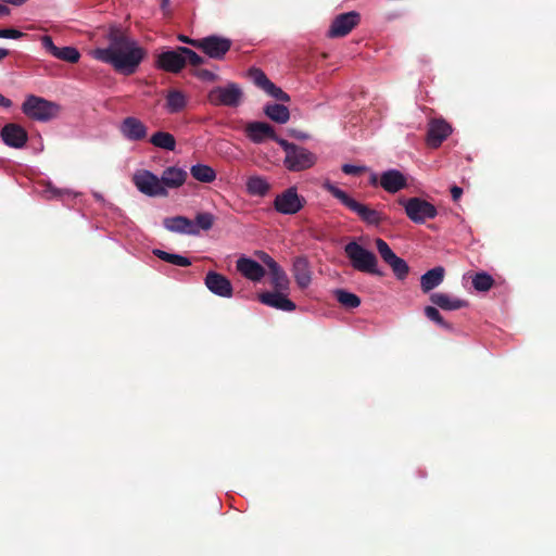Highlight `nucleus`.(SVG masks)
Masks as SVG:
<instances>
[{
	"mask_svg": "<svg viewBox=\"0 0 556 556\" xmlns=\"http://www.w3.org/2000/svg\"><path fill=\"white\" fill-rule=\"evenodd\" d=\"M105 38V48H97L90 55L98 61L110 64L117 73L132 75L147 55L146 49L132 39L119 26H110Z\"/></svg>",
	"mask_w": 556,
	"mask_h": 556,
	"instance_id": "obj_1",
	"label": "nucleus"
},
{
	"mask_svg": "<svg viewBox=\"0 0 556 556\" xmlns=\"http://www.w3.org/2000/svg\"><path fill=\"white\" fill-rule=\"evenodd\" d=\"M323 189L329 192L343 206H345L352 213L356 214L363 223L369 226H379L387 219L386 215H383L381 212L356 201L344 190L338 188L329 180L323 184Z\"/></svg>",
	"mask_w": 556,
	"mask_h": 556,
	"instance_id": "obj_2",
	"label": "nucleus"
},
{
	"mask_svg": "<svg viewBox=\"0 0 556 556\" xmlns=\"http://www.w3.org/2000/svg\"><path fill=\"white\" fill-rule=\"evenodd\" d=\"M187 63L199 66L204 63V59L187 47L164 51L156 59L157 68L174 74L179 73Z\"/></svg>",
	"mask_w": 556,
	"mask_h": 556,
	"instance_id": "obj_3",
	"label": "nucleus"
},
{
	"mask_svg": "<svg viewBox=\"0 0 556 556\" xmlns=\"http://www.w3.org/2000/svg\"><path fill=\"white\" fill-rule=\"evenodd\" d=\"M344 253L355 270L382 276V273L377 268L378 258L375 253L365 249L356 241L345 244Z\"/></svg>",
	"mask_w": 556,
	"mask_h": 556,
	"instance_id": "obj_4",
	"label": "nucleus"
},
{
	"mask_svg": "<svg viewBox=\"0 0 556 556\" xmlns=\"http://www.w3.org/2000/svg\"><path fill=\"white\" fill-rule=\"evenodd\" d=\"M22 112L30 119L48 122L59 116L61 105L45 98L29 94L22 104Z\"/></svg>",
	"mask_w": 556,
	"mask_h": 556,
	"instance_id": "obj_5",
	"label": "nucleus"
},
{
	"mask_svg": "<svg viewBox=\"0 0 556 556\" xmlns=\"http://www.w3.org/2000/svg\"><path fill=\"white\" fill-rule=\"evenodd\" d=\"M243 90L236 83L216 86L207 93V101L214 106L238 108L243 102Z\"/></svg>",
	"mask_w": 556,
	"mask_h": 556,
	"instance_id": "obj_6",
	"label": "nucleus"
},
{
	"mask_svg": "<svg viewBox=\"0 0 556 556\" xmlns=\"http://www.w3.org/2000/svg\"><path fill=\"white\" fill-rule=\"evenodd\" d=\"M399 203L404 207L406 216L415 224H424L438 215V210L432 203L418 197L400 199Z\"/></svg>",
	"mask_w": 556,
	"mask_h": 556,
	"instance_id": "obj_7",
	"label": "nucleus"
},
{
	"mask_svg": "<svg viewBox=\"0 0 556 556\" xmlns=\"http://www.w3.org/2000/svg\"><path fill=\"white\" fill-rule=\"evenodd\" d=\"M306 203V200L298 194L295 187H290L277 194L274 200V208L285 215H294L300 212Z\"/></svg>",
	"mask_w": 556,
	"mask_h": 556,
	"instance_id": "obj_8",
	"label": "nucleus"
},
{
	"mask_svg": "<svg viewBox=\"0 0 556 556\" xmlns=\"http://www.w3.org/2000/svg\"><path fill=\"white\" fill-rule=\"evenodd\" d=\"M134 184L137 189L149 197H167L168 192L163 187L161 179L149 170H141L134 175Z\"/></svg>",
	"mask_w": 556,
	"mask_h": 556,
	"instance_id": "obj_9",
	"label": "nucleus"
},
{
	"mask_svg": "<svg viewBox=\"0 0 556 556\" xmlns=\"http://www.w3.org/2000/svg\"><path fill=\"white\" fill-rule=\"evenodd\" d=\"M359 22L361 15L356 11L339 14L333 18L327 35L330 38L344 37L349 35L359 24Z\"/></svg>",
	"mask_w": 556,
	"mask_h": 556,
	"instance_id": "obj_10",
	"label": "nucleus"
},
{
	"mask_svg": "<svg viewBox=\"0 0 556 556\" xmlns=\"http://www.w3.org/2000/svg\"><path fill=\"white\" fill-rule=\"evenodd\" d=\"M231 45L232 42L228 38L211 35L201 38V42L198 45V49H200L211 59L223 60L227 52L230 50Z\"/></svg>",
	"mask_w": 556,
	"mask_h": 556,
	"instance_id": "obj_11",
	"label": "nucleus"
},
{
	"mask_svg": "<svg viewBox=\"0 0 556 556\" xmlns=\"http://www.w3.org/2000/svg\"><path fill=\"white\" fill-rule=\"evenodd\" d=\"M316 155L303 147L296 146L289 155L285 156V166L292 172L311 168L316 163Z\"/></svg>",
	"mask_w": 556,
	"mask_h": 556,
	"instance_id": "obj_12",
	"label": "nucleus"
},
{
	"mask_svg": "<svg viewBox=\"0 0 556 556\" xmlns=\"http://www.w3.org/2000/svg\"><path fill=\"white\" fill-rule=\"evenodd\" d=\"M452 134V126L443 118H432L428 124L427 146L437 149Z\"/></svg>",
	"mask_w": 556,
	"mask_h": 556,
	"instance_id": "obj_13",
	"label": "nucleus"
},
{
	"mask_svg": "<svg viewBox=\"0 0 556 556\" xmlns=\"http://www.w3.org/2000/svg\"><path fill=\"white\" fill-rule=\"evenodd\" d=\"M288 292L289 291H266L258 294V300L266 306L283 312H293L296 305L293 301L288 299Z\"/></svg>",
	"mask_w": 556,
	"mask_h": 556,
	"instance_id": "obj_14",
	"label": "nucleus"
},
{
	"mask_svg": "<svg viewBox=\"0 0 556 556\" xmlns=\"http://www.w3.org/2000/svg\"><path fill=\"white\" fill-rule=\"evenodd\" d=\"M42 48L52 56L68 63H77L80 59L79 51L74 47L59 48L53 43L50 36L45 35L40 39Z\"/></svg>",
	"mask_w": 556,
	"mask_h": 556,
	"instance_id": "obj_15",
	"label": "nucleus"
},
{
	"mask_svg": "<svg viewBox=\"0 0 556 556\" xmlns=\"http://www.w3.org/2000/svg\"><path fill=\"white\" fill-rule=\"evenodd\" d=\"M122 136L129 141H141L147 138L148 128L137 117L128 116L123 119L119 126Z\"/></svg>",
	"mask_w": 556,
	"mask_h": 556,
	"instance_id": "obj_16",
	"label": "nucleus"
},
{
	"mask_svg": "<svg viewBox=\"0 0 556 556\" xmlns=\"http://www.w3.org/2000/svg\"><path fill=\"white\" fill-rule=\"evenodd\" d=\"M204 282L212 293L222 298L232 296V285L226 276L216 271H208Z\"/></svg>",
	"mask_w": 556,
	"mask_h": 556,
	"instance_id": "obj_17",
	"label": "nucleus"
},
{
	"mask_svg": "<svg viewBox=\"0 0 556 556\" xmlns=\"http://www.w3.org/2000/svg\"><path fill=\"white\" fill-rule=\"evenodd\" d=\"M292 275L298 287L302 290L306 289L312 282V270L306 256L299 255L292 261Z\"/></svg>",
	"mask_w": 556,
	"mask_h": 556,
	"instance_id": "obj_18",
	"label": "nucleus"
},
{
	"mask_svg": "<svg viewBox=\"0 0 556 556\" xmlns=\"http://www.w3.org/2000/svg\"><path fill=\"white\" fill-rule=\"evenodd\" d=\"M1 137L4 143L11 148L21 149L27 140V131L17 124H7L1 130Z\"/></svg>",
	"mask_w": 556,
	"mask_h": 556,
	"instance_id": "obj_19",
	"label": "nucleus"
},
{
	"mask_svg": "<svg viewBox=\"0 0 556 556\" xmlns=\"http://www.w3.org/2000/svg\"><path fill=\"white\" fill-rule=\"evenodd\" d=\"M247 137L254 143H262L275 136V129L264 122H251L245 126Z\"/></svg>",
	"mask_w": 556,
	"mask_h": 556,
	"instance_id": "obj_20",
	"label": "nucleus"
},
{
	"mask_svg": "<svg viewBox=\"0 0 556 556\" xmlns=\"http://www.w3.org/2000/svg\"><path fill=\"white\" fill-rule=\"evenodd\" d=\"M236 267L242 276L255 282L261 281L266 273L260 263L248 257H240L237 261Z\"/></svg>",
	"mask_w": 556,
	"mask_h": 556,
	"instance_id": "obj_21",
	"label": "nucleus"
},
{
	"mask_svg": "<svg viewBox=\"0 0 556 556\" xmlns=\"http://www.w3.org/2000/svg\"><path fill=\"white\" fill-rule=\"evenodd\" d=\"M380 186L389 193H395L407 186L405 176L397 169H389L380 175Z\"/></svg>",
	"mask_w": 556,
	"mask_h": 556,
	"instance_id": "obj_22",
	"label": "nucleus"
},
{
	"mask_svg": "<svg viewBox=\"0 0 556 556\" xmlns=\"http://www.w3.org/2000/svg\"><path fill=\"white\" fill-rule=\"evenodd\" d=\"M432 304L444 311H457L469 305L468 301L452 296L447 293L434 292L430 295Z\"/></svg>",
	"mask_w": 556,
	"mask_h": 556,
	"instance_id": "obj_23",
	"label": "nucleus"
},
{
	"mask_svg": "<svg viewBox=\"0 0 556 556\" xmlns=\"http://www.w3.org/2000/svg\"><path fill=\"white\" fill-rule=\"evenodd\" d=\"M163 225L167 230L172 232L187 233L192 236L199 235L194 223L185 216L167 217L164 219Z\"/></svg>",
	"mask_w": 556,
	"mask_h": 556,
	"instance_id": "obj_24",
	"label": "nucleus"
},
{
	"mask_svg": "<svg viewBox=\"0 0 556 556\" xmlns=\"http://www.w3.org/2000/svg\"><path fill=\"white\" fill-rule=\"evenodd\" d=\"M187 172L175 166L167 167L163 170L161 182L164 188H178L182 186L187 179Z\"/></svg>",
	"mask_w": 556,
	"mask_h": 556,
	"instance_id": "obj_25",
	"label": "nucleus"
},
{
	"mask_svg": "<svg viewBox=\"0 0 556 556\" xmlns=\"http://www.w3.org/2000/svg\"><path fill=\"white\" fill-rule=\"evenodd\" d=\"M445 269L442 266H437L426 271L420 278V288L424 293H428L438 286H440L444 279Z\"/></svg>",
	"mask_w": 556,
	"mask_h": 556,
	"instance_id": "obj_26",
	"label": "nucleus"
},
{
	"mask_svg": "<svg viewBox=\"0 0 556 556\" xmlns=\"http://www.w3.org/2000/svg\"><path fill=\"white\" fill-rule=\"evenodd\" d=\"M264 114L278 124H286L290 118L289 109L280 103L266 104L264 106Z\"/></svg>",
	"mask_w": 556,
	"mask_h": 556,
	"instance_id": "obj_27",
	"label": "nucleus"
},
{
	"mask_svg": "<svg viewBox=\"0 0 556 556\" xmlns=\"http://www.w3.org/2000/svg\"><path fill=\"white\" fill-rule=\"evenodd\" d=\"M187 105L186 96L176 89L169 90L166 96V109L169 113H179Z\"/></svg>",
	"mask_w": 556,
	"mask_h": 556,
	"instance_id": "obj_28",
	"label": "nucleus"
},
{
	"mask_svg": "<svg viewBox=\"0 0 556 556\" xmlns=\"http://www.w3.org/2000/svg\"><path fill=\"white\" fill-rule=\"evenodd\" d=\"M247 190L251 195L265 197L270 190V185L261 176H252L247 181Z\"/></svg>",
	"mask_w": 556,
	"mask_h": 556,
	"instance_id": "obj_29",
	"label": "nucleus"
},
{
	"mask_svg": "<svg viewBox=\"0 0 556 556\" xmlns=\"http://www.w3.org/2000/svg\"><path fill=\"white\" fill-rule=\"evenodd\" d=\"M270 274V283L274 288V291H289L290 289V279L287 276L283 268L279 265L269 271Z\"/></svg>",
	"mask_w": 556,
	"mask_h": 556,
	"instance_id": "obj_30",
	"label": "nucleus"
},
{
	"mask_svg": "<svg viewBox=\"0 0 556 556\" xmlns=\"http://www.w3.org/2000/svg\"><path fill=\"white\" fill-rule=\"evenodd\" d=\"M150 142L156 147L167 151H174L176 148L175 137L166 131H156L150 138Z\"/></svg>",
	"mask_w": 556,
	"mask_h": 556,
	"instance_id": "obj_31",
	"label": "nucleus"
},
{
	"mask_svg": "<svg viewBox=\"0 0 556 556\" xmlns=\"http://www.w3.org/2000/svg\"><path fill=\"white\" fill-rule=\"evenodd\" d=\"M191 176L201 182H213L216 179L215 170L205 164H197L190 168Z\"/></svg>",
	"mask_w": 556,
	"mask_h": 556,
	"instance_id": "obj_32",
	"label": "nucleus"
},
{
	"mask_svg": "<svg viewBox=\"0 0 556 556\" xmlns=\"http://www.w3.org/2000/svg\"><path fill=\"white\" fill-rule=\"evenodd\" d=\"M471 283L476 291L486 292L493 288L495 281L490 274L480 271L472 276Z\"/></svg>",
	"mask_w": 556,
	"mask_h": 556,
	"instance_id": "obj_33",
	"label": "nucleus"
},
{
	"mask_svg": "<svg viewBox=\"0 0 556 556\" xmlns=\"http://www.w3.org/2000/svg\"><path fill=\"white\" fill-rule=\"evenodd\" d=\"M153 254L155 256H157L160 260L170 263L176 266L187 267V266L191 265V261L188 257L179 255V254L168 253L166 251L159 250V249H155L153 251Z\"/></svg>",
	"mask_w": 556,
	"mask_h": 556,
	"instance_id": "obj_34",
	"label": "nucleus"
},
{
	"mask_svg": "<svg viewBox=\"0 0 556 556\" xmlns=\"http://www.w3.org/2000/svg\"><path fill=\"white\" fill-rule=\"evenodd\" d=\"M334 295L337 301L346 308H356L361 305V299L356 294L343 289L336 290Z\"/></svg>",
	"mask_w": 556,
	"mask_h": 556,
	"instance_id": "obj_35",
	"label": "nucleus"
},
{
	"mask_svg": "<svg viewBox=\"0 0 556 556\" xmlns=\"http://www.w3.org/2000/svg\"><path fill=\"white\" fill-rule=\"evenodd\" d=\"M388 265L392 268L393 274L399 280H404L409 273V266L406 261L397 255Z\"/></svg>",
	"mask_w": 556,
	"mask_h": 556,
	"instance_id": "obj_36",
	"label": "nucleus"
},
{
	"mask_svg": "<svg viewBox=\"0 0 556 556\" xmlns=\"http://www.w3.org/2000/svg\"><path fill=\"white\" fill-rule=\"evenodd\" d=\"M424 312H425V315H426V317L428 319H430L431 321L435 323L441 328L450 330V331L453 330L452 324H450L446 320H444V318L442 317V315L440 314V312H439V309L437 307H434V306H426Z\"/></svg>",
	"mask_w": 556,
	"mask_h": 556,
	"instance_id": "obj_37",
	"label": "nucleus"
},
{
	"mask_svg": "<svg viewBox=\"0 0 556 556\" xmlns=\"http://www.w3.org/2000/svg\"><path fill=\"white\" fill-rule=\"evenodd\" d=\"M250 78L257 87H260L264 91H266L267 88H269V86L273 84L265 75V73L260 68L250 70Z\"/></svg>",
	"mask_w": 556,
	"mask_h": 556,
	"instance_id": "obj_38",
	"label": "nucleus"
},
{
	"mask_svg": "<svg viewBox=\"0 0 556 556\" xmlns=\"http://www.w3.org/2000/svg\"><path fill=\"white\" fill-rule=\"evenodd\" d=\"M376 248L378 250V253L380 254L381 258L388 264L390 261H392L396 254L391 250L389 244L381 238H377L375 240Z\"/></svg>",
	"mask_w": 556,
	"mask_h": 556,
	"instance_id": "obj_39",
	"label": "nucleus"
},
{
	"mask_svg": "<svg viewBox=\"0 0 556 556\" xmlns=\"http://www.w3.org/2000/svg\"><path fill=\"white\" fill-rule=\"evenodd\" d=\"M214 215L211 213H199L195 216V224L194 226L198 228V231L200 232V229L202 230H210L213 227L214 224Z\"/></svg>",
	"mask_w": 556,
	"mask_h": 556,
	"instance_id": "obj_40",
	"label": "nucleus"
},
{
	"mask_svg": "<svg viewBox=\"0 0 556 556\" xmlns=\"http://www.w3.org/2000/svg\"><path fill=\"white\" fill-rule=\"evenodd\" d=\"M268 96L275 98L276 100L287 103L290 102V96L285 92L281 88L277 87L274 83L267 88L265 91Z\"/></svg>",
	"mask_w": 556,
	"mask_h": 556,
	"instance_id": "obj_41",
	"label": "nucleus"
},
{
	"mask_svg": "<svg viewBox=\"0 0 556 556\" xmlns=\"http://www.w3.org/2000/svg\"><path fill=\"white\" fill-rule=\"evenodd\" d=\"M45 198L48 200L63 199L64 195H71L68 190L58 189L51 185H48L43 190Z\"/></svg>",
	"mask_w": 556,
	"mask_h": 556,
	"instance_id": "obj_42",
	"label": "nucleus"
},
{
	"mask_svg": "<svg viewBox=\"0 0 556 556\" xmlns=\"http://www.w3.org/2000/svg\"><path fill=\"white\" fill-rule=\"evenodd\" d=\"M24 33L14 28H0V38L18 39Z\"/></svg>",
	"mask_w": 556,
	"mask_h": 556,
	"instance_id": "obj_43",
	"label": "nucleus"
},
{
	"mask_svg": "<svg viewBox=\"0 0 556 556\" xmlns=\"http://www.w3.org/2000/svg\"><path fill=\"white\" fill-rule=\"evenodd\" d=\"M194 75L198 78L205 80V81H215L218 79V76L216 74H214L213 72L205 70V68L197 70L194 72Z\"/></svg>",
	"mask_w": 556,
	"mask_h": 556,
	"instance_id": "obj_44",
	"label": "nucleus"
},
{
	"mask_svg": "<svg viewBox=\"0 0 556 556\" xmlns=\"http://www.w3.org/2000/svg\"><path fill=\"white\" fill-rule=\"evenodd\" d=\"M270 139L276 141L283 149V151L286 152V155H289V152H291L296 147V144L291 143V142L287 141L286 139L278 137L276 134Z\"/></svg>",
	"mask_w": 556,
	"mask_h": 556,
	"instance_id": "obj_45",
	"label": "nucleus"
},
{
	"mask_svg": "<svg viewBox=\"0 0 556 556\" xmlns=\"http://www.w3.org/2000/svg\"><path fill=\"white\" fill-rule=\"evenodd\" d=\"M365 170V167L363 166H356V165H352V164H344L342 166V172L346 175H353V176H358L361 175L363 172Z\"/></svg>",
	"mask_w": 556,
	"mask_h": 556,
	"instance_id": "obj_46",
	"label": "nucleus"
},
{
	"mask_svg": "<svg viewBox=\"0 0 556 556\" xmlns=\"http://www.w3.org/2000/svg\"><path fill=\"white\" fill-rule=\"evenodd\" d=\"M260 258L264 263V265L267 266L269 271L279 266V264L270 255H268L265 252L260 253Z\"/></svg>",
	"mask_w": 556,
	"mask_h": 556,
	"instance_id": "obj_47",
	"label": "nucleus"
},
{
	"mask_svg": "<svg viewBox=\"0 0 556 556\" xmlns=\"http://www.w3.org/2000/svg\"><path fill=\"white\" fill-rule=\"evenodd\" d=\"M178 40L184 42V43H188V45H190V46H192V47H194L197 49H198V45L201 42V39H191V38H189V37H187L185 35H179L178 36Z\"/></svg>",
	"mask_w": 556,
	"mask_h": 556,
	"instance_id": "obj_48",
	"label": "nucleus"
},
{
	"mask_svg": "<svg viewBox=\"0 0 556 556\" xmlns=\"http://www.w3.org/2000/svg\"><path fill=\"white\" fill-rule=\"evenodd\" d=\"M462 194H463V189L460 187L453 186L451 188V195H452L453 201H455V202L458 201L460 199Z\"/></svg>",
	"mask_w": 556,
	"mask_h": 556,
	"instance_id": "obj_49",
	"label": "nucleus"
},
{
	"mask_svg": "<svg viewBox=\"0 0 556 556\" xmlns=\"http://www.w3.org/2000/svg\"><path fill=\"white\" fill-rule=\"evenodd\" d=\"M160 1V8L163 11L165 15L169 14V3L170 0H159Z\"/></svg>",
	"mask_w": 556,
	"mask_h": 556,
	"instance_id": "obj_50",
	"label": "nucleus"
},
{
	"mask_svg": "<svg viewBox=\"0 0 556 556\" xmlns=\"http://www.w3.org/2000/svg\"><path fill=\"white\" fill-rule=\"evenodd\" d=\"M12 105H13V102L9 98H7L0 93V106L9 109Z\"/></svg>",
	"mask_w": 556,
	"mask_h": 556,
	"instance_id": "obj_51",
	"label": "nucleus"
},
{
	"mask_svg": "<svg viewBox=\"0 0 556 556\" xmlns=\"http://www.w3.org/2000/svg\"><path fill=\"white\" fill-rule=\"evenodd\" d=\"M10 10L4 4H0V17L9 15Z\"/></svg>",
	"mask_w": 556,
	"mask_h": 556,
	"instance_id": "obj_52",
	"label": "nucleus"
},
{
	"mask_svg": "<svg viewBox=\"0 0 556 556\" xmlns=\"http://www.w3.org/2000/svg\"><path fill=\"white\" fill-rule=\"evenodd\" d=\"M9 55V50L0 48V62Z\"/></svg>",
	"mask_w": 556,
	"mask_h": 556,
	"instance_id": "obj_53",
	"label": "nucleus"
},
{
	"mask_svg": "<svg viewBox=\"0 0 556 556\" xmlns=\"http://www.w3.org/2000/svg\"><path fill=\"white\" fill-rule=\"evenodd\" d=\"M293 136L298 139H307L308 136L306 134H303V132H293Z\"/></svg>",
	"mask_w": 556,
	"mask_h": 556,
	"instance_id": "obj_54",
	"label": "nucleus"
},
{
	"mask_svg": "<svg viewBox=\"0 0 556 556\" xmlns=\"http://www.w3.org/2000/svg\"><path fill=\"white\" fill-rule=\"evenodd\" d=\"M371 182H372V184H376V176H372V178H371Z\"/></svg>",
	"mask_w": 556,
	"mask_h": 556,
	"instance_id": "obj_55",
	"label": "nucleus"
}]
</instances>
